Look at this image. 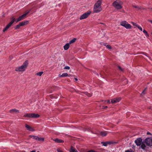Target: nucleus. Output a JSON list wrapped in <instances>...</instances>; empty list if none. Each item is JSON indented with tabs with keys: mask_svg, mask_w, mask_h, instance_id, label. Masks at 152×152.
I'll return each mask as SVG.
<instances>
[{
	"mask_svg": "<svg viewBox=\"0 0 152 152\" xmlns=\"http://www.w3.org/2000/svg\"><path fill=\"white\" fill-rule=\"evenodd\" d=\"M134 142L137 146H140L141 148L143 150H145L146 148V145L144 143V140L142 141V139L141 138H138Z\"/></svg>",
	"mask_w": 152,
	"mask_h": 152,
	"instance_id": "f257e3e1",
	"label": "nucleus"
},
{
	"mask_svg": "<svg viewBox=\"0 0 152 152\" xmlns=\"http://www.w3.org/2000/svg\"><path fill=\"white\" fill-rule=\"evenodd\" d=\"M28 64V61H25L21 66L16 68L15 69L16 71L18 72L24 71L26 69Z\"/></svg>",
	"mask_w": 152,
	"mask_h": 152,
	"instance_id": "f03ea898",
	"label": "nucleus"
},
{
	"mask_svg": "<svg viewBox=\"0 0 152 152\" xmlns=\"http://www.w3.org/2000/svg\"><path fill=\"white\" fill-rule=\"evenodd\" d=\"M123 2L119 0H116L113 2V5L117 9H121L122 8Z\"/></svg>",
	"mask_w": 152,
	"mask_h": 152,
	"instance_id": "7ed1b4c3",
	"label": "nucleus"
},
{
	"mask_svg": "<svg viewBox=\"0 0 152 152\" xmlns=\"http://www.w3.org/2000/svg\"><path fill=\"white\" fill-rule=\"evenodd\" d=\"M144 143L149 147L152 146V138L148 137L144 140Z\"/></svg>",
	"mask_w": 152,
	"mask_h": 152,
	"instance_id": "20e7f679",
	"label": "nucleus"
},
{
	"mask_svg": "<svg viewBox=\"0 0 152 152\" xmlns=\"http://www.w3.org/2000/svg\"><path fill=\"white\" fill-rule=\"evenodd\" d=\"M121 25L124 27L126 29H130L132 26L129 24L126 21H124L121 22Z\"/></svg>",
	"mask_w": 152,
	"mask_h": 152,
	"instance_id": "39448f33",
	"label": "nucleus"
},
{
	"mask_svg": "<svg viewBox=\"0 0 152 152\" xmlns=\"http://www.w3.org/2000/svg\"><path fill=\"white\" fill-rule=\"evenodd\" d=\"M15 20V18L12 17V18L11 21L6 26L5 28L3 29V31L4 32L5 31L10 27L12 25V23L14 22Z\"/></svg>",
	"mask_w": 152,
	"mask_h": 152,
	"instance_id": "423d86ee",
	"label": "nucleus"
},
{
	"mask_svg": "<svg viewBox=\"0 0 152 152\" xmlns=\"http://www.w3.org/2000/svg\"><path fill=\"white\" fill-rule=\"evenodd\" d=\"M91 13V11H87L86 12L80 17V19L82 20L87 18Z\"/></svg>",
	"mask_w": 152,
	"mask_h": 152,
	"instance_id": "0eeeda50",
	"label": "nucleus"
},
{
	"mask_svg": "<svg viewBox=\"0 0 152 152\" xmlns=\"http://www.w3.org/2000/svg\"><path fill=\"white\" fill-rule=\"evenodd\" d=\"M30 12V11L25 13L24 14L20 16L17 20L16 22H19L24 19L26 15Z\"/></svg>",
	"mask_w": 152,
	"mask_h": 152,
	"instance_id": "6e6552de",
	"label": "nucleus"
},
{
	"mask_svg": "<svg viewBox=\"0 0 152 152\" xmlns=\"http://www.w3.org/2000/svg\"><path fill=\"white\" fill-rule=\"evenodd\" d=\"M121 99V97H117L111 100V102L112 104H114L119 102Z\"/></svg>",
	"mask_w": 152,
	"mask_h": 152,
	"instance_id": "1a4fd4ad",
	"label": "nucleus"
},
{
	"mask_svg": "<svg viewBox=\"0 0 152 152\" xmlns=\"http://www.w3.org/2000/svg\"><path fill=\"white\" fill-rule=\"evenodd\" d=\"M39 115L37 114L34 113H30V118H37L39 117Z\"/></svg>",
	"mask_w": 152,
	"mask_h": 152,
	"instance_id": "9d476101",
	"label": "nucleus"
},
{
	"mask_svg": "<svg viewBox=\"0 0 152 152\" xmlns=\"http://www.w3.org/2000/svg\"><path fill=\"white\" fill-rule=\"evenodd\" d=\"M25 126L27 129L29 131L33 132L35 131V130L33 128L27 124H26Z\"/></svg>",
	"mask_w": 152,
	"mask_h": 152,
	"instance_id": "9b49d317",
	"label": "nucleus"
},
{
	"mask_svg": "<svg viewBox=\"0 0 152 152\" xmlns=\"http://www.w3.org/2000/svg\"><path fill=\"white\" fill-rule=\"evenodd\" d=\"M102 10L101 7H94V10L95 12H98Z\"/></svg>",
	"mask_w": 152,
	"mask_h": 152,
	"instance_id": "f8f14e48",
	"label": "nucleus"
},
{
	"mask_svg": "<svg viewBox=\"0 0 152 152\" xmlns=\"http://www.w3.org/2000/svg\"><path fill=\"white\" fill-rule=\"evenodd\" d=\"M101 4V2L100 1V0H99L97 1V3L95 4L94 7L99 8L101 7L100 6Z\"/></svg>",
	"mask_w": 152,
	"mask_h": 152,
	"instance_id": "ddd939ff",
	"label": "nucleus"
},
{
	"mask_svg": "<svg viewBox=\"0 0 152 152\" xmlns=\"http://www.w3.org/2000/svg\"><path fill=\"white\" fill-rule=\"evenodd\" d=\"M53 140L57 143H62L64 142V141L63 140L58 139V138H56L54 139Z\"/></svg>",
	"mask_w": 152,
	"mask_h": 152,
	"instance_id": "4468645a",
	"label": "nucleus"
},
{
	"mask_svg": "<svg viewBox=\"0 0 152 152\" xmlns=\"http://www.w3.org/2000/svg\"><path fill=\"white\" fill-rule=\"evenodd\" d=\"M118 69L120 72H124V68L119 66H118Z\"/></svg>",
	"mask_w": 152,
	"mask_h": 152,
	"instance_id": "2eb2a0df",
	"label": "nucleus"
},
{
	"mask_svg": "<svg viewBox=\"0 0 152 152\" xmlns=\"http://www.w3.org/2000/svg\"><path fill=\"white\" fill-rule=\"evenodd\" d=\"M10 113H18L19 110H18L15 109H13L11 110L10 111Z\"/></svg>",
	"mask_w": 152,
	"mask_h": 152,
	"instance_id": "dca6fc26",
	"label": "nucleus"
},
{
	"mask_svg": "<svg viewBox=\"0 0 152 152\" xmlns=\"http://www.w3.org/2000/svg\"><path fill=\"white\" fill-rule=\"evenodd\" d=\"M28 23V21H26L21 22L19 24L20 26H23L27 24Z\"/></svg>",
	"mask_w": 152,
	"mask_h": 152,
	"instance_id": "f3484780",
	"label": "nucleus"
},
{
	"mask_svg": "<svg viewBox=\"0 0 152 152\" xmlns=\"http://www.w3.org/2000/svg\"><path fill=\"white\" fill-rule=\"evenodd\" d=\"M70 44L69 43H66L64 46V49L65 50H67L69 48Z\"/></svg>",
	"mask_w": 152,
	"mask_h": 152,
	"instance_id": "a211bd4d",
	"label": "nucleus"
},
{
	"mask_svg": "<svg viewBox=\"0 0 152 152\" xmlns=\"http://www.w3.org/2000/svg\"><path fill=\"white\" fill-rule=\"evenodd\" d=\"M70 152H77V150L73 147L71 146L69 150Z\"/></svg>",
	"mask_w": 152,
	"mask_h": 152,
	"instance_id": "6ab92c4d",
	"label": "nucleus"
},
{
	"mask_svg": "<svg viewBox=\"0 0 152 152\" xmlns=\"http://www.w3.org/2000/svg\"><path fill=\"white\" fill-rule=\"evenodd\" d=\"M100 134L102 136H105L107 134V132L105 131H103L101 132Z\"/></svg>",
	"mask_w": 152,
	"mask_h": 152,
	"instance_id": "aec40b11",
	"label": "nucleus"
},
{
	"mask_svg": "<svg viewBox=\"0 0 152 152\" xmlns=\"http://www.w3.org/2000/svg\"><path fill=\"white\" fill-rule=\"evenodd\" d=\"M37 140L39 141H42V142H43L44 140V138L42 137H39L37 136Z\"/></svg>",
	"mask_w": 152,
	"mask_h": 152,
	"instance_id": "412c9836",
	"label": "nucleus"
},
{
	"mask_svg": "<svg viewBox=\"0 0 152 152\" xmlns=\"http://www.w3.org/2000/svg\"><path fill=\"white\" fill-rule=\"evenodd\" d=\"M29 137H30L31 138H32L36 140H37V136L33 135H30L29 136Z\"/></svg>",
	"mask_w": 152,
	"mask_h": 152,
	"instance_id": "4be33fe9",
	"label": "nucleus"
},
{
	"mask_svg": "<svg viewBox=\"0 0 152 152\" xmlns=\"http://www.w3.org/2000/svg\"><path fill=\"white\" fill-rule=\"evenodd\" d=\"M76 40V38H74L73 39H72V40H70V41L69 43L70 44H72V43H73L74 42H75Z\"/></svg>",
	"mask_w": 152,
	"mask_h": 152,
	"instance_id": "5701e85b",
	"label": "nucleus"
},
{
	"mask_svg": "<svg viewBox=\"0 0 152 152\" xmlns=\"http://www.w3.org/2000/svg\"><path fill=\"white\" fill-rule=\"evenodd\" d=\"M143 32L145 34V35L147 37H149V34L144 29L143 30Z\"/></svg>",
	"mask_w": 152,
	"mask_h": 152,
	"instance_id": "b1692460",
	"label": "nucleus"
},
{
	"mask_svg": "<svg viewBox=\"0 0 152 152\" xmlns=\"http://www.w3.org/2000/svg\"><path fill=\"white\" fill-rule=\"evenodd\" d=\"M102 143L103 144V145L104 146H107L108 144H110V142H102Z\"/></svg>",
	"mask_w": 152,
	"mask_h": 152,
	"instance_id": "393cba45",
	"label": "nucleus"
},
{
	"mask_svg": "<svg viewBox=\"0 0 152 152\" xmlns=\"http://www.w3.org/2000/svg\"><path fill=\"white\" fill-rule=\"evenodd\" d=\"M133 7L137 10H141V7L138 6L133 5Z\"/></svg>",
	"mask_w": 152,
	"mask_h": 152,
	"instance_id": "a878e982",
	"label": "nucleus"
},
{
	"mask_svg": "<svg viewBox=\"0 0 152 152\" xmlns=\"http://www.w3.org/2000/svg\"><path fill=\"white\" fill-rule=\"evenodd\" d=\"M43 73V72H39L36 73V75L39 76H41L42 74Z\"/></svg>",
	"mask_w": 152,
	"mask_h": 152,
	"instance_id": "bb28decb",
	"label": "nucleus"
},
{
	"mask_svg": "<svg viewBox=\"0 0 152 152\" xmlns=\"http://www.w3.org/2000/svg\"><path fill=\"white\" fill-rule=\"evenodd\" d=\"M24 117L30 118V113H27L24 115Z\"/></svg>",
	"mask_w": 152,
	"mask_h": 152,
	"instance_id": "cd10ccee",
	"label": "nucleus"
},
{
	"mask_svg": "<svg viewBox=\"0 0 152 152\" xmlns=\"http://www.w3.org/2000/svg\"><path fill=\"white\" fill-rule=\"evenodd\" d=\"M59 76H68V74L67 73H64L61 75H59Z\"/></svg>",
	"mask_w": 152,
	"mask_h": 152,
	"instance_id": "c85d7f7f",
	"label": "nucleus"
},
{
	"mask_svg": "<svg viewBox=\"0 0 152 152\" xmlns=\"http://www.w3.org/2000/svg\"><path fill=\"white\" fill-rule=\"evenodd\" d=\"M85 94L88 97L91 96L92 95L91 94H89L87 92H85Z\"/></svg>",
	"mask_w": 152,
	"mask_h": 152,
	"instance_id": "c756f323",
	"label": "nucleus"
},
{
	"mask_svg": "<svg viewBox=\"0 0 152 152\" xmlns=\"http://www.w3.org/2000/svg\"><path fill=\"white\" fill-rule=\"evenodd\" d=\"M20 27V26L19 24L16 25L15 27V29H19Z\"/></svg>",
	"mask_w": 152,
	"mask_h": 152,
	"instance_id": "7c9ffc66",
	"label": "nucleus"
},
{
	"mask_svg": "<svg viewBox=\"0 0 152 152\" xmlns=\"http://www.w3.org/2000/svg\"><path fill=\"white\" fill-rule=\"evenodd\" d=\"M146 94V93L145 92V91H144L143 90L142 93L141 94V95L142 96H144L145 94Z\"/></svg>",
	"mask_w": 152,
	"mask_h": 152,
	"instance_id": "2f4dec72",
	"label": "nucleus"
},
{
	"mask_svg": "<svg viewBox=\"0 0 152 152\" xmlns=\"http://www.w3.org/2000/svg\"><path fill=\"white\" fill-rule=\"evenodd\" d=\"M70 68L69 66H65L64 68V69H68L69 70L70 69Z\"/></svg>",
	"mask_w": 152,
	"mask_h": 152,
	"instance_id": "473e14b6",
	"label": "nucleus"
},
{
	"mask_svg": "<svg viewBox=\"0 0 152 152\" xmlns=\"http://www.w3.org/2000/svg\"><path fill=\"white\" fill-rule=\"evenodd\" d=\"M132 23L133 24V25L134 26H136L137 27L138 26H139L136 23H133V22H132Z\"/></svg>",
	"mask_w": 152,
	"mask_h": 152,
	"instance_id": "72a5a7b5",
	"label": "nucleus"
},
{
	"mask_svg": "<svg viewBox=\"0 0 152 152\" xmlns=\"http://www.w3.org/2000/svg\"><path fill=\"white\" fill-rule=\"evenodd\" d=\"M106 47L107 48H108V49H111V46H110L109 45H107L106 46Z\"/></svg>",
	"mask_w": 152,
	"mask_h": 152,
	"instance_id": "f704fd0d",
	"label": "nucleus"
},
{
	"mask_svg": "<svg viewBox=\"0 0 152 152\" xmlns=\"http://www.w3.org/2000/svg\"><path fill=\"white\" fill-rule=\"evenodd\" d=\"M57 151L58 152H63L61 149L59 148L57 149Z\"/></svg>",
	"mask_w": 152,
	"mask_h": 152,
	"instance_id": "c9c22d12",
	"label": "nucleus"
},
{
	"mask_svg": "<svg viewBox=\"0 0 152 152\" xmlns=\"http://www.w3.org/2000/svg\"><path fill=\"white\" fill-rule=\"evenodd\" d=\"M141 31H142V27L140 26H138L137 27Z\"/></svg>",
	"mask_w": 152,
	"mask_h": 152,
	"instance_id": "e433bc0d",
	"label": "nucleus"
},
{
	"mask_svg": "<svg viewBox=\"0 0 152 152\" xmlns=\"http://www.w3.org/2000/svg\"><path fill=\"white\" fill-rule=\"evenodd\" d=\"M125 152H132V150L130 149V150L126 151Z\"/></svg>",
	"mask_w": 152,
	"mask_h": 152,
	"instance_id": "4c0bfd02",
	"label": "nucleus"
},
{
	"mask_svg": "<svg viewBox=\"0 0 152 152\" xmlns=\"http://www.w3.org/2000/svg\"><path fill=\"white\" fill-rule=\"evenodd\" d=\"M107 108V106H102V109H105Z\"/></svg>",
	"mask_w": 152,
	"mask_h": 152,
	"instance_id": "58836bf2",
	"label": "nucleus"
},
{
	"mask_svg": "<svg viewBox=\"0 0 152 152\" xmlns=\"http://www.w3.org/2000/svg\"><path fill=\"white\" fill-rule=\"evenodd\" d=\"M106 102L108 103H110V100H106Z\"/></svg>",
	"mask_w": 152,
	"mask_h": 152,
	"instance_id": "ea45409f",
	"label": "nucleus"
},
{
	"mask_svg": "<svg viewBox=\"0 0 152 152\" xmlns=\"http://www.w3.org/2000/svg\"><path fill=\"white\" fill-rule=\"evenodd\" d=\"M74 79H75V81H77L78 80L77 79L76 77L74 78Z\"/></svg>",
	"mask_w": 152,
	"mask_h": 152,
	"instance_id": "a19ab883",
	"label": "nucleus"
},
{
	"mask_svg": "<svg viewBox=\"0 0 152 152\" xmlns=\"http://www.w3.org/2000/svg\"><path fill=\"white\" fill-rule=\"evenodd\" d=\"M147 134H151L149 132H148L147 133Z\"/></svg>",
	"mask_w": 152,
	"mask_h": 152,
	"instance_id": "79ce46f5",
	"label": "nucleus"
},
{
	"mask_svg": "<svg viewBox=\"0 0 152 152\" xmlns=\"http://www.w3.org/2000/svg\"><path fill=\"white\" fill-rule=\"evenodd\" d=\"M148 21L151 23H152V20H148Z\"/></svg>",
	"mask_w": 152,
	"mask_h": 152,
	"instance_id": "37998d69",
	"label": "nucleus"
},
{
	"mask_svg": "<svg viewBox=\"0 0 152 152\" xmlns=\"http://www.w3.org/2000/svg\"><path fill=\"white\" fill-rule=\"evenodd\" d=\"M30 152H36V151L35 150H33V151H30Z\"/></svg>",
	"mask_w": 152,
	"mask_h": 152,
	"instance_id": "c03bdc74",
	"label": "nucleus"
},
{
	"mask_svg": "<svg viewBox=\"0 0 152 152\" xmlns=\"http://www.w3.org/2000/svg\"><path fill=\"white\" fill-rule=\"evenodd\" d=\"M104 44V43L103 42H101V43H100V44L101 45H103V44Z\"/></svg>",
	"mask_w": 152,
	"mask_h": 152,
	"instance_id": "a18cd8bd",
	"label": "nucleus"
},
{
	"mask_svg": "<svg viewBox=\"0 0 152 152\" xmlns=\"http://www.w3.org/2000/svg\"><path fill=\"white\" fill-rule=\"evenodd\" d=\"M103 45L104 46H106L107 45V43H104V44H103Z\"/></svg>",
	"mask_w": 152,
	"mask_h": 152,
	"instance_id": "49530a36",
	"label": "nucleus"
},
{
	"mask_svg": "<svg viewBox=\"0 0 152 152\" xmlns=\"http://www.w3.org/2000/svg\"><path fill=\"white\" fill-rule=\"evenodd\" d=\"M102 102H106V100H103V101H102Z\"/></svg>",
	"mask_w": 152,
	"mask_h": 152,
	"instance_id": "de8ad7c7",
	"label": "nucleus"
},
{
	"mask_svg": "<svg viewBox=\"0 0 152 152\" xmlns=\"http://www.w3.org/2000/svg\"><path fill=\"white\" fill-rule=\"evenodd\" d=\"M147 89V88H145V89L144 90V91H146V90Z\"/></svg>",
	"mask_w": 152,
	"mask_h": 152,
	"instance_id": "09e8293b",
	"label": "nucleus"
},
{
	"mask_svg": "<svg viewBox=\"0 0 152 152\" xmlns=\"http://www.w3.org/2000/svg\"><path fill=\"white\" fill-rule=\"evenodd\" d=\"M147 89V88H145V89L144 90V91H146V90Z\"/></svg>",
	"mask_w": 152,
	"mask_h": 152,
	"instance_id": "8fccbe9b",
	"label": "nucleus"
},
{
	"mask_svg": "<svg viewBox=\"0 0 152 152\" xmlns=\"http://www.w3.org/2000/svg\"><path fill=\"white\" fill-rule=\"evenodd\" d=\"M151 34L152 35V32L151 33Z\"/></svg>",
	"mask_w": 152,
	"mask_h": 152,
	"instance_id": "3c124183",
	"label": "nucleus"
},
{
	"mask_svg": "<svg viewBox=\"0 0 152 152\" xmlns=\"http://www.w3.org/2000/svg\"><path fill=\"white\" fill-rule=\"evenodd\" d=\"M37 152H39V151H38Z\"/></svg>",
	"mask_w": 152,
	"mask_h": 152,
	"instance_id": "603ef678",
	"label": "nucleus"
}]
</instances>
